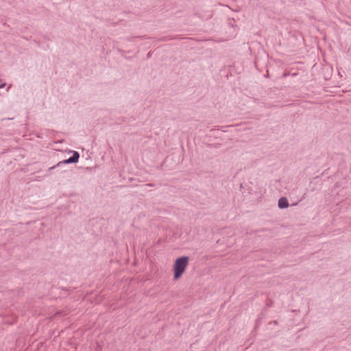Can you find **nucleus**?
Returning a JSON list of instances; mask_svg holds the SVG:
<instances>
[{"instance_id":"nucleus-2","label":"nucleus","mask_w":351,"mask_h":351,"mask_svg":"<svg viewBox=\"0 0 351 351\" xmlns=\"http://www.w3.org/2000/svg\"><path fill=\"white\" fill-rule=\"evenodd\" d=\"M80 157V154L77 152H73V156L69 158L66 160H64L62 161L59 162L56 165H54L49 169V170H51L55 169L56 167H60L62 165L70 164V163H75L78 161Z\"/></svg>"},{"instance_id":"nucleus-3","label":"nucleus","mask_w":351,"mask_h":351,"mask_svg":"<svg viewBox=\"0 0 351 351\" xmlns=\"http://www.w3.org/2000/svg\"><path fill=\"white\" fill-rule=\"evenodd\" d=\"M278 206L280 208H285L289 206L287 199L285 197H281L278 201Z\"/></svg>"},{"instance_id":"nucleus-5","label":"nucleus","mask_w":351,"mask_h":351,"mask_svg":"<svg viewBox=\"0 0 351 351\" xmlns=\"http://www.w3.org/2000/svg\"><path fill=\"white\" fill-rule=\"evenodd\" d=\"M10 87H11V85H9V86H8V88H7V91H8V90H9V88H10Z\"/></svg>"},{"instance_id":"nucleus-1","label":"nucleus","mask_w":351,"mask_h":351,"mask_svg":"<svg viewBox=\"0 0 351 351\" xmlns=\"http://www.w3.org/2000/svg\"><path fill=\"white\" fill-rule=\"evenodd\" d=\"M189 258L188 256H180L176 258L172 266L173 272V280H179L186 270L189 265Z\"/></svg>"},{"instance_id":"nucleus-4","label":"nucleus","mask_w":351,"mask_h":351,"mask_svg":"<svg viewBox=\"0 0 351 351\" xmlns=\"http://www.w3.org/2000/svg\"><path fill=\"white\" fill-rule=\"evenodd\" d=\"M5 86V84L1 83L0 84V89L3 88Z\"/></svg>"}]
</instances>
